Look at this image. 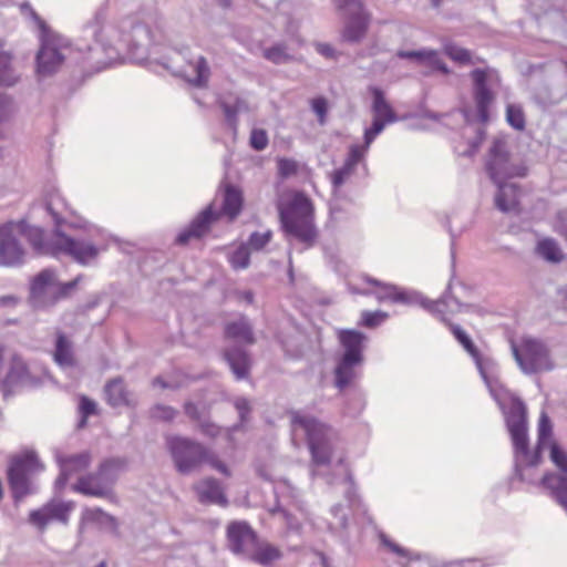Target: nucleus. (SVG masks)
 <instances>
[{
    "label": "nucleus",
    "instance_id": "nucleus-64",
    "mask_svg": "<svg viewBox=\"0 0 567 567\" xmlns=\"http://www.w3.org/2000/svg\"><path fill=\"white\" fill-rule=\"evenodd\" d=\"M315 49L320 55L330 60H337L339 56V53L329 43L317 42L315 43Z\"/></svg>",
    "mask_w": 567,
    "mask_h": 567
},
{
    "label": "nucleus",
    "instance_id": "nucleus-22",
    "mask_svg": "<svg viewBox=\"0 0 567 567\" xmlns=\"http://www.w3.org/2000/svg\"><path fill=\"white\" fill-rule=\"evenodd\" d=\"M194 491L202 504H216L223 507L228 505V499L220 482L214 477L200 480L194 485Z\"/></svg>",
    "mask_w": 567,
    "mask_h": 567
},
{
    "label": "nucleus",
    "instance_id": "nucleus-54",
    "mask_svg": "<svg viewBox=\"0 0 567 567\" xmlns=\"http://www.w3.org/2000/svg\"><path fill=\"white\" fill-rule=\"evenodd\" d=\"M551 434V422L546 413H542L538 423V445L536 451L540 453V449L543 443L550 436Z\"/></svg>",
    "mask_w": 567,
    "mask_h": 567
},
{
    "label": "nucleus",
    "instance_id": "nucleus-56",
    "mask_svg": "<svg viewBox=\"0 0 567 567\" xmlns=\"http://www.w3.org/2000/svg\"><path fill=\"white\" fill-rule=\"evenodd\" d=\"M385 122L382 118H373L372 125L364 131V144L369 147L374 138L384 130Z\"/></svg>",
    "mask_w": 567,
    "mask_h": 567
},
{
    "label": "nucleus",
    "instance_id": "nucleus-34",
    "mask_svg": "<svg viewBox=\"0 0 567 567\" xmlns=\"http://www.w3.org/2000/svg\"><path fill=\"white\" fill-rule=\"evenodd\" d=\"M47 212L52 216L56 228L64 224V215L69 210V205L63 196L54 190L50 193L45 200Z\"/></svg>",
    "mask_w": 567,
    "mask_h": 567
},
{
    "label": "nucleus",
    "instance_id": "nucleus-62",
    "mask_svg": "<svg viewBox=\"0 0 567 567\" xmlns=\"http://www.w3.org/2000/svg\"><path fill=\"white\" fill-rule=\"evenodd\" d=\"M197 424H198L200 432L208 437H216L220 433L219 426L216 425L215 423H213L206 416L203 420H200Z\"/></svg>",
    "mask_w": 567,
    "mask_h": 567
},
{
    "label": "nucleus",
    "instance_id": "nucleus-5",
    "mask_svg": "<svg viewBox=\"0 0 567 567\" xmlns=\"http://www.w3.org/2000/svg\"><path fill=\"white\" fill-rule=\"evenodd\" d=\"M291 423L305 431L312 463L318 466L329 465L336 437L333 429L315 416L299 411L291 413Z\"/></svg>",
    "mask_w": 567,
    "mask_h": 567
},
{
    "label": "nucleus",
    "instance_id": "nucleus-24",
    "mask_svg": "<svg viewBox=\"0 0 567 567\" xmlns=\"http://www.w3.org/2000/svg\"><path fill=\"white\" fill-rule=\"evenodd\" d=\"M224 358L237 380L248 378L251 359L244 348L239 346L229 347L224 351Z\"/></svg>",
    "mask_w": 567,
    "mask_h": 567
},
{
    "label": "nucleus",
    "instance_id": "nucleus-42",
    "mask_svg": "<svg viewBox=\"0 0 567 567\" xmlns=\"http://www.w3.org/2000/svg\"><path fill=\"white\" fill-rule=\"evenodd\" d=\"M231 267L236 270L246 269L250 264L249 248L243 244L229 257Z\"/></svg>",
    "mask_w": 567,
    "mask_h": 567
},
{
    "label": "nucleus",
    "instance_id": "nucleus-2",
    "mask_svg": "<svg viewBox=\"0 0 567 567\" xmlns=\"http://www.w3.org/2000/svg\"><path fill=\"white\" fill-rule=\"evenodd\" d=\"M25 236L38 255L53 257L66 255L81 265H87L99 255L97 247L92 243L74 239L56 227L51 238H48L40 227H28Z\"/></svg>",
    "mask_w": 567,
    "mask_h": 567
},
{
    "label": "nucleus",
    "instance_id": "nucleus-52",
    "mask_svg": "<svg viewBox=\"0 0 567 567\" xmlns=\"http://www.w3.org/2000/svg\"><path fill=\"white\" fill-rule=\"evenodd\" d=\"M388 318V313L381 310L363 311L360 323L367 328H375Z\"/></svg>",
    "mask_w": 567,
    "mask_h": 567
},
{
    "label": "nucleus",
    "instance_id": "nucleus-41",
    "mask_svg": "<svg viewBox=\"0 0 567 567\" xmlns=\"http://www.w3.org/2000/svg\"><path fill=\"white\" fill-rule=\"evenodd\" d=\"M444 53L453 61L470 64L472 62L471 51L464 48H461L454 43H446L444 45Z\"/></svg>",
    "mask_w": 567,
    "mask_h": 567
},
{
    "label": "nucleus",
    "instance_id": "nucleus-13",
    "mask_svg": "<svg viewBox=\"0 0 567 567\" xmlns=\"http://www.w3.org/2000/svg\"><path fill=\"white\" fill-rule=\"evenodd\" d=\"M473 82V99L477 110V117L481 123L489 120L488 109L495 100L491 90L493 76L496 75L491 69H475L471 72Z\"/></svg>",
    "mask_w": 567,
    "mask_h": 567
},
{
    "label": "nucleus",
    "instance_id": "nucleus-11",
    "mask_svg": "<svg viewBox=\"0 0 567 567\" xmlns=\"http://www.w3.org/2000/svg\"><path fill=\"white\" fill-rule=\"evenodd\" d=\"M513 357L525 374L550 371L554 364L546 344L536 339H524L520 347L511 344Z\"/></svg>",
    "mask_w": 567,
    "mask_h": 567
},
{
    "label": "nucleus",
    "instance_id": "nucleus-21",
    "mask_svg": "<svg viewBox=\"0 0 567 567\" xmlns=\"http://www.w3.org/2000/svg\"><path fill=\"white\" fill-rule=\"evenodd\" d=\"M52 280L53 272L49 269L42 270L34 277L30 288V297L34 307H50V300L54 293V289L51 287Z\"/></svg>",
    "mask_w": 567,
    "mask_h": 567
},
{
    "label": "nucleus",
    "instance_id": "nucleus-61",
    "mask_svg": "<svg viewBox=\"0 0 567 567\" xmlns=\"http://www.w3.org/2000/svg\"><path fill=\"white\" fill-rule=\"evenodd\" d=\"M234 404L239 414L240 423H246L251 411L250 402L246 398H237Z\"/></svg>",
    "mask_w": 567,
    "mask_h": 567
},
{
    "label": "nucleus",
    "instance_id": "nucleus-55",
    "mask_svg": "<svg viewBox=\"0 0 567 567\" xmlns=\"http://www.w3.org/2000/svg\"><path fill=\"white\" fill-rule=\"evenodd\" d=\"M81 277H76L75 279L61 285L58 289H54L53 298L50 300V306L55 305L59 300L66 298L70 292L78 286Z\"/></svg>",
    "mask_w": 567,
    "mask_h": 567
},
{
    "label": "nucleus",
    "instance_id": "nucleus-23",
    "mask_svg": "<svg viewBox=\"0 0 567 567\" xmlns=\"http://www.w3.org/2000/svg\"><path fill=\"white\" fill-rule=\"evenodd\" d=\"M497 192L494 197L495 207L502 213L518 212L520 189L514 183L499 181L494 183Z\"/></svg>",
    "mask_w": 567,
    "mask_h": 567
},
{
    "label": "nucleus",
    "instance_id": "nucleus-19",
    "mask_svg": "<svg viewBox=\"0 0 567 567\" xmlns=\"http://www.w3.org/2000/svg\"><path fill=\"white\" fill-rule=\"evenodd\" d=\"M220 216V213L213 209V206H207L200 212L190 223V225L182 230L176 237V243L179 245L187 244L192 238H200L207 234L210 226Z\"/></svg>",
    "mask_w": 567,
    "mask_h": 567
},
{
    "label": "nucleus",
    "instance_id": "nucleus-7",
    "mask_svg": "<svg viewBox=\"0 0 567 567\" xmlns=\"http://www.w3.org/2000/svg\"><path fill=\"white\" fill-rule=\"evenodd\" d=\"M126 464L124 457L106 458L99 465L96 472L81 476L72 486V489L85 496L109 498L112 496L113 486Z\"/></svg>",
    "mask_w": 567,
    "mask_h": 567
},
{
    "label": "nucleus",
    "instance_id": "nucleus-6",
    "mask_svg": "<svg viewBox=\"0 0 567 567\" xmlns=\"http://www.w3.org/2000/svg\"><path fill=\"white\" fill-rule=\"evenodd\" d=\"M44 470L34 452H27L10 461L7 470L8 484L16 505L38 492L35 476Z\"/></svg>",
    "mask_w": 567,
    "mask_h": 567
},
{
    "label": "nucleus",
    "instance_id": "nucleus-20",
    "mask_svg": "<svg viewBox=\"0 0 567 567\" xmlns=\"http://www.w3.org/2000/svg\"><path fill=\"white\" fill-rule=\"evenodd\" d=\"M103 392L106 403L112 408H135L137 405L135 396L127 389L121 377L109 380L104 385Z\"/></svg>",
    "mask_w": 567,
    "mask_h": 567
},
{
    "label": "nucleus",
    "instance_id": "nucleus-25",
    "mask_svg": "<svg viewBox=\"0 0 567 567\" xmlns=\"http://www.w3.org/2000/svg\"><path fill=\"white\" fill-rule=\"evenodd\" d=\"M396 56L400 59L413 60L419 64H426L433 70L440 71L443 74L450 73L447 65L440 59L439 52L432 49L412 51L400 50L398 51Z\"/></svg>",
    "mask_w": 567,
    "mask_h": 567
},
{
    "label": "nucleus",
    "instance_id": "nucleus-31",
    "mask_svg": "<svg viewBox=\"0 0 567 567\" xmlns=\"http://www.w3.org/2000/svg\"><path fill=\"white\" fill-rule=\"evenodd\" d=\"M225 337L247 344L255 342L251 326L246 318L228 322L225 326Z\"/></svg>",
    "mask_w": 567,
    "mask_h": 567
},
{
    "label": "nucleus",
    "instance_id": "nucleus-59",
    "mask_svg": "<svg viewBox=\"0 0 567 567\" xmlns=\"http://www.w3.org/2000/svg\"><path fill=\"white\" fill-rule=\"evenodd\" d=\"M368 148L369 147H365V144L362 146L351 145L348 153V157L346 158L344 163L348 166L355 168L359 162L363 158Z\"/></svg>",
    "mask_w": 567,
    "mask_h": 567
},
{
    "label": "nucleus",
    "instance_id": "nucleus-26",
    "mask_svg": "<svg viewBox=\"0 0 567 567\" xmlns=\"http://www.w3.org/2000/svg\"><path fill=\"white\" fill-rule=\"evenodd\" d=\"M339 340L344 349L341 358H350L363 362V343L367 340L364 333L357 330H342Z\"/></svg>",
    "mask_w": 567,
    "mask_h": 567
},
{
    "label": "nucleus",
    "instance_id": "nucleus-46",
    "mask_svg": "<svg viewBox=\"0 0 567 567\" xmlns=\"http://www.w3.org/2000/svg\"><path fill=\"white\" fill-rule=\"evenodd\" d=\"M277 169L280 178L286 179L298 173L299 164L292 158L280 157L277 159Z\"/></svg>",
    "mask_w": 567,
    "mask_h": 567
},
{
    "label": "nucleus",
    "instance_id": "nucleus-14",
    "mask_svg": "<svg viewBox=\"0 0 567 567\" xmlns=\"http://www.w3.org/2000/svg\"><path fill=\"white\" fill-rule=\"evenodd\" d=\"M27 251L12 224L0 226V266L19 267L25 261Z\"/></svg>",
    "mask_w": 567,
    "mask_h": 567
},
{
    "label": "nucleus",
    "instance_id": "nucleus-48",
    "mask_svg": "<svg viewBox=\"0 0 567 567\" xmlns=\"http://www.w3.org/2000/svg\"><path fill=\"white\" fill-rule=\"evenodd\" d=\"M532 94L536 103L542 106H547L555 103V99L553 97L551 91L547 84L533 86Z\"/></svg>",
    "mask_w": 567,
    "mask_h": 567
},
{
    "label": "nucleus",
    "instance_id": "nucleus-1",
    "mask_svg": "<svg viewBox=\"0 0 567 567\" xmlns=\"http://www.w3.org/2000/svg\"><path fill=\"white\" fill-rule=\"evenodd\" d=\"M421 306L429 312L437 316L450 328V331L454 338L474 360L482 379L489 389L491 394L496 399L497 394L494 388L495 381L488 375V368L493 365V362L489 359H484L481 355L473 340L461 326L452 323L445 318L446 313L461 312L463 308L466 307V305L460 300L458 296L453 295L452 284H449L446 291L440 299H422Z\"/></svg>",
    "mask_w": 567,
    "mask_h": 567
},
{
    "label": "nucleus",
    "instance_id": "nucleus-32",
    "mask_svg": "<svg viewBox=\"0 0 567 567\" xmlns=\"http://www.w3.org/2000/svg\"><path fill=\"white\" fill-rule=\"evenodd\" d=\"M54 361L62 368H71L75 364L72 342L60 331L56 333Z\"/></svg>",
    "mask_w": 567,
    "mask_h": 567
},
{
    "label": "nucleus",
    "instance_id": "nucleus-57",
    "mask_svg": "<svg viewBox=\"0 0 567 567\" xmlns=\"http://www.w3.org/2000/svg\"><path fill=\"white\" fill-rule=\"evenodd\" d=\"M220 107H221V110L224 112L227 125L233 131H236L237 130V125H238V114L239 113L237 112V110L235 109L233 103H228V102L223 101V102H220Z\"/></svg>",
    "mask_w": 567,
    "mask_h": 567
},
{
    "label": "nucleus",
    "instance_id": "nucleus-49",
    "mask_svg": "<svg viewBox=\"0 0 567 567\" xmlns=\"http://www.w3.org/2000/svg\"><path fill=\"white\" fill-rule=\"evenodd\" d=\"M272 233L270 230L265 233L255 231L245 245L251 250L259 251L270 241Z\"/></svg>",
    "mask_w": 567,
    "mask_h": 567
},
{
    "label": "nucleus",
    "instance_id": "nucleus-18",
    "mask_svg": "<svg viewBox=\"0 0 567 567\" xmlns=\"http://www.w3.org/2000/svg\"><path fill=\"white\" fill-rule=\"evenodd\" d=\"M106 20V9L100 8L93 21L85 27V32L94 38V47L89 45L90 51H102L105 53L109 63L115 61L118 58V50L112 44L103 41L104 22Z\"/></svg>",
    "mask_w": 567,
    "mask_h": 567
},
{
    "label": "nucleus",
    "instance_id": "nucleus-47",
    "mask_svg": "<svg viewBox=\"0 0 567 567\" xmlns=\"http://www.w3.org/2000/svg\"><path fill=\"white\" fill-rule=\"evenodd\" d=\"M150 413H151V416L155 420L171 422L176 417V415L178 414V411L169 405L155 404L151 409Z\"/></svg>",
    "mask_w": 567,
    "mask_h": 567
},
{
    "label": "nucleus",
    "instance_id": "nucleus-9",
    "mask_svg": "<svg viewBox=\"0 0 567 567\" xmlns=\"http://www.w3.org/2000/svg\"><path fill=\"white\" fill-rule=\"evenodd\" d=\"M72 49L68 39L49 29L42 31L41 48L37 54V70L40 75L55 73L70 56Z\"/></svg>",
    "mask_w": 567,
    "mask_h": 567
},
{
    "label": "nucleus",
    "instance_id": "nucleus-16",
    "mask_svg": "<svg viewBox=\"0 0 567 567\" xmlns=\"http://www.w3.org/2000/svg\"><path fill=\"white\" fill-rule=\"evenodd\" d=\"M72 504L62 501H50L38 509L29 513V523L40 532H44L51 522H59L63 525L69 523Z\"/></svg>",
    "mask_w": 567,
    "mask_h": 567
},
{
    "label": "nucleus",
    "instance_id": "nucleus-30",
    "mask_svg": "<svg viewBox=\"0 0 567 567\" xmlns=\"http://www.w3.org/2000/svg\"><path fill=\"white\" fill-rule=\"evenodd\" d=\"M285 353L291 359H301L310 348L309 338L302 332H295L287 336L282 341Z\"/></svg>",
    "mask_w": 567,
    "mask_h": 567
},
{
    "label": "nucleus",
    "instance_id": "nucleus-45",
    "mask_svg": "<svg viewBox=\"0 0 567 567\" xmlns=\"http://www.w3.org/2000/svg\"><path fill=\"white\" fill-rule=\"evenodd\" d=\"M11 58L8 53L0 51V85H13L16 82L11 73Z\"/></svg>",
    "mask_w": 567,
    "mask_h": 567
},
{
    "label": "nucleus",
    "instance_id": "nucleus-50",
    "mask_svg": "<svg viewBox=\"0 0 567 567\" xmlns=\"http://www.w3.org/2000/svg\"><path fill=\"white\" fill-rule=\"evenodd\" d=\"M269 143L268 134L264 128H254L250 132L249 145L255 151H264Z\"/></svg>",
    "mask_w": 567,
    "mask_h": 567
},
{
    "label": "nucleus",
    "instance_id": "nucleus-37",
    "mask_svg": "<svg viewBox=\"0 0 567 567\" xmlns=\"http://www.w3.org/2000/svg\"><path fill=\"white\" fill-rule=\"evenodd\" d=\"M280 556L281 554L278 548L269 544L260 545L259 542L257 540L255 548L249 553L247 558L262 566H267L271 564L274 560L279 559Z\"/></svg>",
    "mask_w": 567,
    "mask_h": 567
},
{
    "label": "nucleus",
    "instance_id": "nucleus-58",
    "mask_svg": "<svg viewBox=\"0 0 567 567\" xmlns=\"http://www.w3.org/2000/svg\"><path fill=\"white\" fill-rule=\"evenodd\" d=\"M14 113L13 101L10 96L0 95V124L8 122Z\"/></svg>",
    "mask_w": 567,
    "mask_h": 567
},
{
    "label": "nucleus",
    "instance_id": "nucleus-44",
    "mask_svg": "<svg viewBox=\"0 0 567 567\" xmlns=\"http://www.w3.org/2000/svg\"><path fill=\"white\" fill-rule=\"evenodd\" d=\"M507 123L515 130L522 131L525 127V116L522 107L516 104H508L506 107Z\"/></svg>",
    "mask_w": 567,
    "mask_h": 567
},
{
    "label": "nucleus",
    "instance_id": "nucleus-28",
    "mask_svg": "<svg viewBox=\"0 0 567 567\" xmlns=\"http://www.w3.org/2000/svg\"><path fill=\"white\" fill-rule=\"evenodd\" d=\"M243 203L244 197L241 190L235 185L226 184L224 188L221 213L233 220L240 214Z\"/></svg>",
    "mask_w": 567,
    "mask_h": 567
},
{
    "label": "nucleus",
    "instance_id": "nucleus-8",
    "mask_svg": "<svg viewBox=\"0 0 567 567\" xmlns=\"http://www.w3.org/2000/svg\"><path fill=\"white\" fill-rule=\"evenodd\" d=\"M166 446L177 472L183 475L198 471L208 457V449L188 437L168 436Z\"/></svg>",
    "mask_w": 567,
    "mask_h": 567
},
{
    "label": "nucleus",
    "instance_id": "nucleus-10",
    "mask_svg": "<svg viewBox=\"0 0 567 567\" xmlns=\"http://www.w3.org/2000/svg\"><path fill=\"white\" fill-rule=\"evenodd\" d=\"M485 169L493 183L526 176V167L514 162L507 142L503 137L493 140L485 162Z\"/></svg>",
    "mask_w": 567,
    "mask_h": 567
},
{
    "label": "nucleus",
    "instance_id": "nucleus-15",
    "mask_svg": "<svg viewBox=\"0 0 567 567\" xmlns=\"http://www.w3.org/2000/svg\"><path fill=\"white\" fill-rule=\"evenodd\" d=\"M151 41L150 28L141 22L132 23L131 31L123 34L121 39L126 47L127 59L134 63L147 60Z\"/></svg>",
    "mask_w": 567,
    "mask_h": 567
},
{
    "label": "nucleus",
    "instance_id": "nucleus-40",
    "mask_svg": "<svg viewBox=\"0 0 567 567\" xmlns=\"http://www.w3.org/2000/svg\"><path fill=\"white\" fill-rule=\"evenodd\" d=\"M264 56L275 64H282L292 60V56L287 53V45L285 43H276L266 49Z\"/></svg>",
    "mask_w": 567,
    "mask_h": 567
},
{
    "label": "nucleus",
    "instance_id": "nucleus-51",
    "mask_svg": "<svg viewBox=\"0 0 567 567\" xmlns=\"http://www.w3.org/2000/svg\"><path fill=\"white\" fill-rule=\"evenodd\" d=\"M355 168L348 166L346 163L343 165L336 169L331 175V184L333 192L336 193L343 184L344 182L353 174Z\"/></svg>",
    "mask_w": 567,
    "mask_h": 567
},
{
    "label": "nucleus",
    "instance_id": "nucleus-39",
    "mask_svg": "<svg viewBox=\"0 0 567 567\" xmlns=\"http://www.w3.org/2000/svg\"><path fill=\"white\" fill-rule=\"evenodd\" d=\"M92 456L90 452H82L70 456H59L58 463L66 465L68 470L73 474L87 468L91 464Z\"/></svg>",
    "mask_w": 567,
    "mask_h": 567
},
{
    "label": "nucleus",
    "instance_id": "nucleus-3",
    "mask_svg": "<svg viewBox=\"0 0 567 567\" xmlns=\"http://www.w3.org/2000/svg\"><path fill=\"white\" fill-rule=\"evenodd\" d=\"M279 217L289 237L303 244L306 248L315 245L318 231L313 223V206L303 193H296L289 203L279 206Z\"/></svg>",
    "mask_w": 567,
    "mask_h": 567
},
{
    "label": "nucleus",
    "instance_id": "nucleus-43",
    "mask_svg": "<svg viewBox=\"0 0 567 567\" xmlns=\"http://www.w3.org/2000/svg\"><path fill=\"white\" fill-rule=\"evenodd\" d=\"M27 373V365L22 361V359L18 355H14L11 361V367L8 372L7 379L4 381V384L8 383H16L23 380L24 375Z\"/></svg>",
    "mask_w": 567,
    "mask_h": 567
},
{
    "label": "nucleus",
    "instance_id": "nucleus-63",
    "mask_svg": "<svg viewBox=\"0 0 567 567\" xmlns=\"http://www.w3.org/2000/svg\"><path fill=\"white\" fill-rule=\"evenodd\" d=\"M205 463L209 464L214 470L218 471L219 473L230 476V472L227 467V465L218 460V457L208 449V457L205 460Z\"/></svg>",
    "mask_w": 567,
    "mask_h": 567
},
{
    "label": "nucleus",
    "instance_id": "nucleus-53",
    "mask_svg": "<svg viewBox=\"0 0 567 567\" xmlns=\"http://www.w3.org/2000/svg\"><path fill=\"white\" fill-rule=\"evenodd\" d=\"M80 413L82 417L81 421L79 422V427H83L86 424V419L96 413V403L85 395L81 396Z\"/></svg>",
    "mask_w": 567,
    "mask_h": 567
},
{
    "label": "nucleus",
    "instance_id": "nucleus-36",
    "mask_svg": "<svg viewBox=\"0 0 567 567\" xmlns=\"http://www.w3.org/2000/svg\"><path fill=\"white\" fill-rule=\"evenodd\" d=\"M192 73L187 75V81L197 87H204L208 83L210 75L209 65L204 56H199L196 62L188 61Z\"/></svg>",
    "mask_w": 567,
    "mask_h": 567
},
{
    "label": "nucleus",
    "instance_id": "nucleus-29",
    "mask_svg": "<svg viewBox=\"0 0 567 567\" xmlns=\"http://www.w3.org/2000/svg\"><path fill=\"white\" fill-rule=\"evenodd\" d=\"M535 252L545 261L557 265L565 259V252L554 238L546 237L537 241Z\"/></svg>",
    "mask_w": 567,
    "mask_h": 567
},
{
    "label": "nucleus",
    "instance_id": "nucleus-38",
    "mask_svg": "<svg viewBox=\"0 0 567 567\" xmlns=\"http://www.w3.org/2000/svg\"><path fill=\"white\" fill-rule=\"evenodd\" d=\"M85 515L89 520L97 524L100 527L109 529L114 534H117V519L111 514L104 512L102 508L96 507L93 509H87Z\"/></svg>",
    "mask_w": 567,
    "mask_h": 567
},
{
    "label": "nucleus",
    "instance_id": "nucleus-60",
    "mask_svg": "<svg viewBox=\"0 0 567 567\" xmlns=\"http://www.w3.org/2000/svg\"><path fill=\"white\" fill-rule=\"evenodd\" d=\"M205 409L192 401H186L184 403V413L187 417H189L192 421L199 422L205 417Z\"/></svg>",
    "mask_w": 567,
    "mask_h": 567
},
{
    "label": "nucleus",
    "instance_id": "nucleus-35",
    "mask_svg": "<svg viewBox=\"0 0 567 567\" xmlns=\"http://www.w3.org/2000/svg\"><path fill=\"white\" fill-rule=\"evenodd\" d=\"M367 281L381 288L377 293V298L380 301L390 300L392 302H400V303L411 302L409 295L405 291L399 290L393 285L382 284L381 281L373 279V278H367Z\"/></svg>",
    "mask_w": 567,
    "mask_h": 567
},
{
    "label": "nucleus",
    "instance_id": "nucleus-12",
    "mask_svg": "<svg viewBox=\"0 0 567 567\" xmlns=\"http://www.w3.org/2000/svg\"><path fill=\"white\" fill-rule=\"evenodd\" d=\"M339 8L346 11V21L340 33L341 41L349 44L361 43L369 31L371 13L361 0H341Z\"/></svg>",
    "mask_w": 567,
    "mask_h": 567
},
{
    "label": "nucleus",
    "instance_id": "nucleus-33",
    "mask_svg": "<svg viewBox=\"0 0 567 567\" xmlns=\"http://www.w3.org/2000/svg\"><path fill=\"white\" fill-rule=\"evenodd\" d=\"M372 111L374 118H382L385 123H394L398 121V116L393 111L392 106L388 103L384 97V93L379 87H372Z\"/></svg>",
    "mask_w": 567,
    "mask_h": 567
},
{
    "label": "nucleus",
    "instance_id": "nucleus-17",
    "mask_svg": "<svg viewBox=\"0 0 567 567\" xmlns=\"http://www.w3.org/2000/svg\"><path fill=\"white\" fill-rule=\"evenodd\" d=\"M257 534L246 522H233L227 527V540L230 550L247 557L255 548Z\"/></svg>",
    "mask_w": 567,
    "mask_h": 567
},
{
    "label": "nucleus",
    "instance_id": "nucleus-27",
    "mask_svg": "<svg viewBox=\"0 0 567 567\" xmlns=\"http://www.w3.org/2000/svg\"><path fill=\"white\" fill-rule=\"evenodd\" d=\"M362 361L353 360L350 358H340L334 369V385L339 390L349 386L355 379L359 378V368Z\"/></svg>",
    "mask_w": 567,
    "mask_h": 567
},
{
    "label": "nucleus",
    "instance_id": "nucleus-4",
    "mask_svg": "<svg viewBox=\"0 0 567 567\" xmlns=\"http://www.w3.org/2000/svg\"><path fill=\"white\" fill-rule=\"evenodd\" d=\"M505 422L514 446L515 474L522 477V464L535 466L540 461L538 451L530 452L527 433V409L519 398H512L507 411H504Z\"/></svg>",
    "mask_w": 567,
    "mask_h": 567
}]
</instances>
